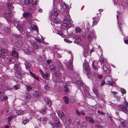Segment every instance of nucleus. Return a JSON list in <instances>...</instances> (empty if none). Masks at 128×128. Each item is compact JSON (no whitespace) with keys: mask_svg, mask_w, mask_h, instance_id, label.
<instances>
[{"mask_svg":"<svg viewBox=\"0 0 128 128\" xmlns=\"http://www.w3.org/2000/svg\"><path fill=\"white\" fill-rule=\"evenodd\" d=\"M121 92L123 94H125L126 93V90L124 88H121L120 89Z\"/></svg>","mask_w":128,"mask_h":128,"instance_id":"57","label":"nucleus"},{"mask_svg":"<svg viewBox=\"0 0 128 128\" xmlns=\"http://www.w3.org/2000/svg\"><path fill=\"white\" fill-rule=\"evenodd\" d=\"M53 13L54 16H57L58 14V13L57 12L56 9L55 8L54 9Z\"/></svg>","mask_w":128,"mask_h":128,"instance_id":"51","label":"nucleus"},{"mask_svg":"<svg viewBox=\"0 0 128 128\" xmlns=\"http://www.w3.org/2000/svg\"><path fill=\"white\" fill-rule=\"evenodd\" d=\"M13 112H16L18 115H22L24 114L26 112L25 111L21 110H17L16 112L15 110H14Z\"/></svg>","mask_w":128,"mask_h":128,"instance_id":"27","label":"nucleus"},{"mask_svg":"<svg viewBox=\"0 0 128 128\" xmlns=\"http://www.w3.org/2000/svg\"><path fill=\"white\" fill-rule=\"evenodd\" d=\"M10 60H10V63H13L15 61V60L14 58H10Z\"/></svg>","mask_w":128,"mask_h":128,"instance_id":"63","label":"nucleus"},{"mask_svg":"<svg viewBox=\"0 0 128 128\" xmlns=\"http://www.w3.org/2000/svg\"><path fill=\"white\" fill-rule=\"evenodd\" d=\"M22 122L24 124H25L29 122V120L26 118H24L22 120Z\"/></svg>","mask_w":128,"mask_h":128,"instance_id":"47","label":"nucleus"},{"mask_svg":"<svg viewBox=\"0 0 128 128\" xmlns=\"http://www.w3.org/2000/svg\"><path fill=\"white\" fill-rule=\"evenodd\" d=\"M32 14L30 12H24L22 14L23 18H26L32 16Z\"/></svg>","mask_w":128,"mask_h":128,"instance_id":"22","label":"nucleus"},{"mask_svg":"<svg viewBox=\"0 0 128 128\" xmlns=\"http://www.w3.org/2000/svg\"><path fill=\"white\" fill-rule=\"evenodd\" d=\"M33 0H25L24 2L26 4H28L33 2Z\"/></svg>","mask_w":128,"mask_h":128,"instance_id":"45","label":"nucleus"},{"mask_svg":"<svg viewBox=\"0 0 128 128\" xmlns=\"http://www.w3.org/2000/svg\"><path fill=\"white\" fill-rule=\"evenodd\" d=\"M54 31L56 33L60 35L61 37L63 38L64 37V35L63 32L61 31H59L57 29V28H55Z\"/></svg>","mask_w":128,"mask_h":128,"instance_id":"26","label":"nucleus"},{"mask_svg":"<svg viewBox=\"0 0 128 128\" xmlns=\"http://www.w3.org/2000/svg\"><path fill=\"white\" fill-rule=\"evenodd\" d=\"M16 44L17 47L20 48L23 45V42L22 41L18 40L16 42Z\"/></svg>","mask_w":128,"mask_h":128,"instance_id":"30","label":"nucleus"},{"mask_svg":"<svg viewBox=\"0 0 128 128\" xmlns=\"http://www.w3.org/2000/svg\"><path fill=\"white\" fill-rule=\"evenodd\" d=\"M24 96L26 99L28 100L31 97L30 94L27 93H26L24 94Z\"/></svg>","mask_w":128,"mask_h":128,"instance_id":"42","label":"nucleus"},{"mask_svg":"<svg viewBox=\"0 0 128 128\" xmlns=\"http://www.w3.org/2000/svg\"><path fill=\"white\" fill-rule=\"evenodd\" d=\"M26 36L27 38V40L28 41V42H30V41H31V40H32L30 39L31 38V36L29 34H28L26 33Z\"/></svg>","mask_w":128,"mask_h":128,"instance_id":"49","label":"nucleus"},{"mask_svg":"<svg viewBox=\"0 0 128 128\" xmlns=\"http://www.w3.org/2000/svg\"><path fill=\"white\" fill-rule=\"evenodd\" d=\"M39 72L41 74L42 77L43 78H45L47 80H48L50 76V74L49 73H47L45 74L41 69L39 70Z\"/></svg>","mask_w":128,"mask_h":128,"instance_id":"12","label":"nucleus"},{"mask_svg":"<svg viewBox=\"0 0 128 128\" xmlns=\"http://www.w3.org/2000/svg\"><path fill=\"white\" fill-rule=\"evenodd\" d=\"M56 66L58 67V68L61 70H62L63 69V68L62 66V64L60 62L58 61L56 62Z\"/></svg>","mask_w":128,"mask_h":128,"instance_id":"28","label":"nucleus"},{"mask_svg":"<svg viewBox=\"0 0 128 128\" xmlns=\"http://www.w3.org/2000/svg\"><path fill=\"white\" fill-rule=\"evenodd\" d=\"M15 116L14 115H13L12 116H10L9 117H8L7 118V119L8 120V122H10V121L11 120L12 118H13L14 116Z\"/></svg>","mask_w":128,"mask_h":128,"instance_id":"54","label":"nucleus"},{"mask_svg":"<svg viewBox=\"0 0 128 128\" xmlns=\"http://www.w3.org/2000/svg\"><path fill=\"white\" fill-rule=\"evenodd\" d=\"M31 50L28 49L24 50L25 53L27 54H30V53Z\"/></svg>","mask_w":128,"mask_h":128,"instance_id":"52","label":"nucleus"},{"mask_svg":"<svg viewBox=\"0 0 128 128\" xmlns=\"http://www.w3.org/2000/svg\"><path fill=\"white\" fill-rule=\"evenodd\" d=\"M99 60L101 63L103 64L104 62V58L102 56L100 58Z\"/></svg>","mask_w":128,"mask_h":128,"instance_id":"60","label":"nucleus"},{"mask_svg":"<svg viewBox=\"0 0 128 128\" xmlns=\"http://www.w3.org/2000/svg\"><path fill=\"white\" fill-rule=\"evenodd\" d=\"M3 31L5 33L7 34H9L10 32V30L8 27H4L3 29Z\"/></svg>","mask_w":128,"mask_h":128,"instance_id":"35","label":"nucleus"},{"mask_svg":"<svg viewBox=\"0 0 128 128\" xmlns=\"http://www.w3.org/2000/svg\"><path fill=\"white\" fill-rule=\"evenodd\" d=\"M58 3L60 4V11H62V10H64V8L63 7V6L64 5L65 8L67 9H70L71 8V6H70L67 5L66 4H65L64 2H63L62 0H60V2Z\"/></svg>","mask_w":128,"mask_h":128,"instance_id":"11","label":"nucleus"},{"mask_svg":"<svg viewBox=\"0 0 128 128\" xmlns=\"http://www.w3.org/2000/svg\"><path fill=\"white\" fill-rule=\"evenodd\" d=\"M2 89L0 90V101H2L3 100V98H4V96H3L2 94L3 93L4 90H7L6 88H5L4 86H1Z\"/></svg>","mask_w":128,"mask_h":128,"instance_id":"17","label":"nucleus"},{"mask_svg":"<svg viewBox=\"0 0 128 128\" xmlns=\"http://www.w3.org/2000/svg\"><path fill=\"white\" fill-rule=\"evenodd\" d=\"M82 47L84 50V56L85 57L87 56L88 54L89 48L87 43H85L82 45Z\"/></svg>","mask_w":128,"mask_h":128,"instance_id":"9","label":"nucleus"},{"mask_svg":"<svg viewBox=\"0 0 128 128\" xmlns=\"http://www.w3.org/2000/svg\"><path fill=\"white\" fill-rule=\"evenodd\" d=\"M47 109V108H45L43 109L42 110L39 111H36V112H33V111H32V115H36L38 114V112H40L41 113H42V114H44L46 113V111Z\"/></svg>","mask_w":128,"mask_h":128,"instance_id":"19","label":"nucleus"},{"mask_svg":"<svg viewBox=\"0 0 128 128\" xmlns=\"http://www.w3.org/2000/svg\"><path fill=\"white\" fill-rule=\"evenodd\" d=\"M25 65L26 66V68H30L31 66V63L28 62H26L25 63Z\"/></svg>","mask_w":128,"mask_h":128,"instance_id":"44","label":"nucleus"},{"mask_svg":"<svg viewBox=\"0 0 128 128\" xmlns=\"http://www.w3.org/2000/svg\"><path fill=\"white\" fill-rule=\"evenodd\" d=\"M114 4L115 6H116L118 8V7L122 6L121 4L120 6H119L118 4V2H117L116 1H114Z\"/></svg>","mask_w":128,"mask_h":128,"instance_id":"62","label":"nucleus"},{"mask_svg":"<svg viewBox=\"0 0 128 128\" xmlns=\"http://www.w3.org/2000/svg\"><path fill=\"white\" fill-rule=\"evenodd\" d=\"M64 40L65 42L68 44H70L72 42V41L70 40L64 38Z\"/></svg>","mask_w":128,"mask_h":128,"instance_id":"58","label":"nucleus"},{"mask_svg":"<svg viewBox=\"0 0 128 128\" xmlns=\"http://www.w3.org/2000/svg\"><path fill=\"white\" fill-rule=\"evenodd\" d=\"M14 25L16 27L19 31L21 32L23 31V26L24 25L23 22L15 20L14 22Z\"/></svg>","mask_w":128,"mask_h":128,"instance_id":"5","label":"nucleus"},{"mask_svg":"<svg viewBox=\"0 0 128 128\" xmlns=\"http://www.w3.org/2000/svg\"><path fill=\"white\" fill-rule=\"evenodd\" d=\"M72 21L70 17V16L68 15L66 17L64 20L63 22L62 23V24L66 28H69L71 26V23Z\"/></svg>","mask_w":128,"mask_h":128,"instance_id":"4","label":"nucleus"},{"mask_svg":"<svg viewBox=\"0 0 128 128\" xmlns=\"http://www.w3.org/2000/svg\"><path fill=\"white\" fill-rule=\"evenodd\" d=\"M77 84L79 85V88L80 90L84 92V94L83 93L84 96V94L86 96L88 97V88L82 82L81 80H77L76 81Z\"/></svg>","mask_w":128,"mask_h":128,"instance_id":"2","label":"nucleus"},{"mask_svg":"<svg viewBox=\"0 0 128 128\" xmlns=\"http://www.w3.org/2000/svg\"><path fill=\"white\" fill-rule=\"evenodd\" d=\"M12 36H13L14 37H15V38H20L21 37V36L20 35L15 34H12Z\"/></svg>","mask_w":128,"mask_h":128,"instance_id":"59","label":"nucleus"},{"mask_svg":"<svg viewBox=\"0 0 128 128\" xmlns=\"http://www.w3.org/2000/svg\"><path fill=\"white\" fill-rule=\"evenodd\" d=\"M26 88L27 91H29L32 89V87L30 86L27 85L26 86Z\"/></svg>","mask_w":128,"mask_h":128,"instance_id":"50","label":"nucleus"},{"mask_svg":"<svg viewBox=\"0 0 128 128\" xmlns=\"http://www.w3.org/2000/svg\"><path fill=\"white\" fill-rule=\"evenodd\" d=\"M76 32L77 34H80L82 31L81 28L79 27H76L75 28Z\"/></svg>","mask_w":128,"mask_h":128,"instance_id":"39","label":"nucleus"},{"mask_svg":"<svg viewBox=\"0 0 128 128\" xmlns=\"http://www.w3.org/2000/svg\"><path fill=\"white\" fill-rule=\"evenodd\" d=\"M82 40L80 36H78L77 38L75 39L74 42L77 44H79V43L81 42Z\"/></svg>","mask_w":128,"mask_h":128,"instance_id":"33","label":"nucleus"},{"mask_svg":"<svg viewBox=\"0 0 128 128\" xmlns=\"http://www.w3.org/2000/svg\"><path fill=\"white\" fill-rule=\"evenodd\" d=\"M44 101L46 105L50 107L51 106V100L49 99V98L46 97L45 98Z\"/></svg>","mask_w":128,"mask_h":128,"instance_id":"21","label":"nucleus"},{"mask_svg":"<svg viewBox=\"0 0 128 128\" xmlns=\"http://www.w3.org/2000/svg\"><path fill=\"white\" fill-rule=\"evenodd\" d=\"M99 13L97 14L98 16H97L95 17L92 18L93 21L92 22V26H94L96 25L99 21L100 17V12H102L103 10L101 9H100L99 10Z\"/></svg>","mask_w":128,"mask_h":128,"instance_id":"7","label":"nucleus"},{"mask_svg":"<svg viewBox=\"0 0 128 128\" xmlns=\"http://www.w3.org/2000/svg\"><path fill=\"white\" fill-rule=\"evenodd\" d=\"M20 87V84H17L14 86L13 88V89L17 90L19 89Z\"/></svg>","mask_w":128,"mask_h":128,"instance_id":"48","label":"nucleus"},{"mask_svg":"<svg viewBox=\"0 0 128 128\" xmlns=\"http://www.w3.org/2000/svg\"><path fill=\"white\" fill-rule=\"evenodd\" d=\"M86 120L88 121L89 122L91 123H93L94 122V120L92 119H90V118L89 117L87 116L86 117Z\"/></svg>","mask_w":128,"mask_h":128,"instance_id":"41","label":"nucleus"},{"mask_svg":"<svg viewBox=\"0 0 128 128\" xmlns=\"http://www.w3.org/2000/svg\"><path fill=\"white\" fill-rule=\"evenodd\" d=\"M44 88L46 90H50V88L48 85L47 84H46Z\"/></svg>","mask_w":128,"mask_h":128,"instance_id":"61","label":"nucleus"},{"mask_svg":"<svg viewBox=\"0 0 128 128\" xmlns=\"http://www.w3.org/2000/svg\"><path fill=\"white\" fill-rule=\"evenodd\" d=\"M92 38V35L90 34H88L87 36V39L88 41L90 42L91 41Z\"/></svg>","mask_w":128,"mask_h":128,"instance_id":"53","label":"nucleus"},{"mask_svg":"<svg viewBox=\"0 0 128 128\" xmlns=\"http://www.w3.org/2000/svg\"><path fill=\"white\" fill-rule=\"evenodd\" d=\"M34 94L35 96L38 98H39L41 96L40 93L38 91H35L34 92Z\"/></svg>","mask_w":128,"mask_h":128,"instance_id":"37","label":"nucleus"},{"mask_svg":"<svg viewBox=\"0 0 128 128\" xmlns=\"http://www.w3.org/2000/svg\"><path fill=\"white\" fill-rule=\"evenodd\" d=\"M117 119L120 122V128H124L126 126V122H125L124 120L120 118H118Z\"/></svg>","mask_w":128,"mask_h":128,"instance_id":"13","label":"nucleus"},{"mask_svg":"<svg viewBox=\"0 0 128 128\" xmlns=\"http://www.w3.org/2000/svg\"><path fill=\"white\" fill-rule=\"evenodd\" d=\"M54 118H55L54 120H56V122L53 124L50 122H49V123L54 127L56 126H57V127L59 126L60 125V123L58 120V118L56 116H54Z\"/></svg>","mask_w":128,"mask_h":128,"instance_id":"15","label":"nucleus"},{"mask_svg":"<svg viewBox=\"0 0 128 128\" xmlns=\"http://www.w3.org/2000/svg\"><path fill=\"white\" fill-rule=\"evenodd\" d=\"M92 82L94 85L95 86H98L99 82L98 81L96 80L95 79H94L92 80Z\"/></svg>","mask_w":128,"mask_h":128,"instance_id":"40","label":"nucleus"},{"mask_svg":"<svg viewBox=\"0 0 128 128\" xmlns=\"http://www.w3.org/2000/svg\"><path fill=\"white\" fill-rule=\"evenodd\" d=\"M71 60L70 61L69 64L68 65V66L69 68H72V61L73 60V58L72 56L71 57Z\"/></svg>","mask_w":128,"mask_h":128,"instance_id":"43","label":"nucleus"},{"mask_svg":"<svg viewBox=\"0 0 128 128\" xmlns=\"http://www.w3.org/2000/svg\"><path fill=\"white\" fill-rule=\"evenodd\" d=\"M29 42L31 45L33 47L34 49H38L39 48L38 46L34 41L31 40V41H30Z\"/></svg>","mask_w":128,"mask_h":128,"instance_id":"23","label":"nucleus"},{"mask_svg":"<svg viewBox=\"0 0 128 128\" xmlns=\"http://www.w3.org/2000/svg\"><path fill=\"white\" fill-rule=\"evenodd\" d=\"M83 66L84 69L87 72H89L90 70V68L89 66L88 62L86 61L85 59L84 60V63L83 64Z\"/></svg>","mask_w":128,"mask_h":128,"instance_id":"14","label":"nucleus"},{"mask_svg":"<svg viewBox=\"0 0 128 128\" xmlns=\"http://www.w3.org/2000/svg\"><path fill=\"white\" fill-rule=\"evenodd\" d=\"M120 13L117 12V14L116 15V17L118 20V25L121 30H122L121 28L124 25V22L122 20H119V16Z\"/></svg>","mask_w":128,"mask_h":128,"instance_id":"10","label":"nucleus"},{"mask_svg":"<svg viewBox=\"0 0 128 128\" xmlns=\"http://www.w3.org/2000/svg\"><path fill=\"white\" fill-rule=\"evenodd\" d=\"M12 6V4H10L8 2L6 4V6L7 8H9L10 7Z\"/></svg>","mask_w":128,"mask_h":128,"instance_id":"64","label":"nucleus"},{"mask_svg":"<svg viewBox=\"0 0 128 128\" xmlns=\"http://www.w3.org/2000/svg\"><path fill=\"white\" fill-rule=\"evenodd\" d=\"M117 108L118 110L122 111L128 115V103L126 101L124 103V106L119 105Z\"/></svg>","mask_w":128,"mask_h":128,"instance_id":"3","label":"nucleus"},{"mask_svg":"<svg viewBox=\"0 0 128 128\" xmlns=\"http://www.w3.org/2000/svg\"><path fill=\"white\" fill-rule=\"evenodd\" d=\"M104 81L106 84H109L112 86L115 83V82L113 81L112 77L110 75L106 76L104 78Z\"/></svg>","mask_w":128,"mask_h":128,"instance_id":"6","label":"nucleus"},{"mask_svg":"<svg viewBox=\"0 0 128 128\" xmlns=\"http://www.w3.org/2000/svg\"><path fill=\"white\" fill-rule=\"evenodd\" d=\"M14 69L16 72H18V74H20V72L21 70L20 67L18 64H15L14 68Z\"/></svg>","mask_w":128,"mask_h":128,"instance_id":"16","label":"nucleus"},{"mask_svg":"<svg viewBox=\"0 0 128 128\" xmlns=\"http://www.w3.org/2000/svg\"><path fill=\"white\" fill-rule=\"evenodd\" d=\"M10 60H10V58H6L4 59V60L5 62L7 64H9L10 63Z\"/></svg>","mask_w":128,"mask_h":128,"instance_id":"56","label":"nucleus"},{"mask_svg":"<svg viewBox=\"0 0 128 128\" xmlns=\"http://www.w3.org/2000/svg\"><path fill=\"white\" fill-rule=\"evenodd\" d=\"M49 70L52 72H53L56 70V67L53 64L50 65L49 66Z\"/></svg>","mask_w":128,"mask_h":128,"instance_id":"32","label":"nucleus"},{"mask_svg":"<svg viewBox=\"0 0 128 128\" xmlns=\"http://www.w3.org/2000/svg\"><path fill=\"white\" fill-rule=\"evenodd\" d=\"M61 52V50L60 49H58L57 50V52L55 53H54V55L56 56L58 58H60L62 57L61 54L59 53V52Z\"/></svg>","mask_w":128,"mask_h":128,"instance_id":"29","label":"nucleus"},{"mask_svg":"<svg viewBox=\"0 0 128 128\" xmlns=\"http://www.w3.org/2000/svg\"><path fill=\"white\" fill-rule=\"evenodd\" d=\"M92 90L94 93L96 94L97 97H98L99 96V95L98 94V90L95 88H93Z\"/></svg>","mask_w":128,"mask_h":128,"instance_id":"38","label":"nucleus"},{"mask_svg":"<svg viewBox=\"0 0 128 128\" xmlns=\"http://www.w3.org/2000/svg\"><path fill=\"white\" fill-rule=\"evenodd\" d=\"M104 72L106 74H108L109 73L110 70L109 69L106 67V66L104 65L102 67Z\"/></svg>","mask_w":128,"mask_h":128,"instance_id":"36","label":"nucleus"},{"mask_svg":"<svg viewBox=\"0 0 128 128\" xmlns=\"http://www.w3.org/2000/svg\"><path fill=\"white\" fill-rule=\"evenodd\" d=\"M72 76L71 77L70 76H68L71 78L72 80H74V79H77L78 78H79L80 77L78 74L76 72H74L73 74H72L71 75Z\"/></svg>","mask_w":128,"mask_h":128,"instance_id":"20","label":"nucleus"},{"mask_svg":"<svg viewBox=\"0 0 128 128\" xmlns=\"http://www.w3.org/2000/svg\"><path fill=\"white\" fill-rule=\"evenodd\" d=\"M53 74L56 76L58 77L60 79V80L59 82L60 84V88L64 90L66 92L68 93L69 92L68 89V85L66 82H63L62 80H64L66 76H67L66 75V73L64 72L62 74L60 72L58 71H56L53 72Z\"/></svg>","mask_w":128,"mask_h":128,"instance_id":"1","label":"nucleus"},{"mask_svg":"<svg viewBox=\"0 0 128 128\" xmlns=\"http://www.w3.org/2000/svg\"><path fill=\"white\" fill-rule=\"evenodd\" d=\"M12 10V9L11 10H10L9 11L8 13L7 12L6 14V13L5 12L4 13V14L2 15L1 16L5 18L6 19L8 20L10 18L12 17V15L14 14L15 12L14 11Z\"/></svg>","mask_w":128,"mask_h":128,"instance_id":"8","label":"nucleus"},{"mask_svg":"<svg viewBox=\"0 0 128 128\" xmlns=\"http://www.w3.org/2000/svg\"><path fill=\"white\" fill-rule=\"evenodd\" d=\"M64 102L66 104H68L69 103V100L68 98L66 96L64 97Z\"/></svg>","mask_w":128,"mask_h":128,"instance_id":"55","label":"nucleus"},{"mask_svg":"<svg viewBox=\"0 0 128 128\" xmlns=\"http://www.w3.org/2000/svg\"><path fill=\"white\" fill-rule=\"evenodd\" d=\"M12 55L13 56L18 58V53L15 50L14 48H12Z\"/></svg>","mask_w":128,"mask_h":128,"instance_id":"24","label":"nucleus"},{"mask_svg":"<svg viewBox=\"0 0 128 128\" xmlns=\"http://www.w3.org/2000/svg\"><path fill=\"white\" fill-rule=\"evenodd\" d=\"M57 114L59 117L62 120H64V114L62 112L58 111Z\"/></svg>","mask_w":128,"mask_h":128,"instance_id":"25","label":"nucleus"},{"mask_svg":"<svg viewBox=\"0 0 128 128\" xmlns=\"http://www.w3.org/2000/svg\"><path fill=\"white\" fill-rule=\"evenodd\" d=\"M8 50L7 49L3 48L0 50L1 52L4 54H6L8 52Z\"/></svg>","mask_w":128,"mask_h":128,"instance_id":"46","label":"nucleus"},{"mask_svg":"<svg viewBox=\"0 0 128 128\" xmlns=\"http://www.w3.org/2000/svg\"><path fill=\"white\" fill-rule=\"evenodd\" d=\"M51 20H52L53 22L56 24L59 23L60 20L59 18L57 17H56L54 19H52V18L50 19Z\"/></svg>","mask_w":128,"mask_h":128,"instance_id":"31","label":"nucleus"},{"mask_svg":"<svg viewBox=\"0 0 128 128\" xmlns=\"http://www.w3.org/2000/svg\"><path fill=\"white\" fill-rule=\"evenodd\" d=\"M30 30H36L37 33L36 34V35H37L38 34V30L37 26L33 24H32L30 26V27L29 28Z\"/></svg>","mask_w":128,"mask_h":128,"instance_id":"18","label":"nucleus"},{"mask_svg":"<svg viewBox=\"0 0 128 128\" xmlns=\"http://www.w3.org/2000/svg\"><path fill=\"white\" fill-rule=\"evenodd\" d=\"M30 72L31 76L34 78L36 80L38 81L39 80V78L36 75L30 72Z\"/></svg>","mask_w":128,"mask_h":128,"instance_id":"34","label":"nucleus"}]
</instances>
